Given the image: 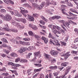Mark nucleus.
I'll list each match as a JSON object with an SVG mask.
<instances>
[{
    "label": "nucleus",
    "instance_id": "nucleus-1",
    "mask_svg": "<svg viewBox=\"0 0 78 78\" xmlns=\"http://www.w3.org/2000/svg\"><path fill=\"white\" fill-rule=\"evenodd\" d=\"M20 13L22 14L25 17H27V18L30 21V22H34V18L33 16H31L30 14H27L28 13L29 11L27 10H26L23 7H20Z\"/></svg>",
    "mask_w": 78,
    "mask_h": 78
},
{
    "label": "nucleus",
    "instance_id": "nucleus-2",
    "mask_svg": "<svg viewBox=\"0 0 78 78\" xmlns=\"http://www.w3.org/2000/svg\"><path fill=\"white\" fill-rule=\"evenodd\" d=\"M45 2H43L41 4L39 5L37 4H36V3H32V5L33 7L34 8H37L38 10H41L43 8V7L45 6Z\"/></svg>",
    "mask_w": 78,
    "mask_h": 78
},
{
    "label": "nucleus",
    "instance_id": "nucleus-3",
    "mask_svg": "<svg viewBox=\"0 0 78 78\" xmlns=\"http://www.w3.org/2000/svg\"><path fill=\"white\" fill-rule=\"evenodd\" d=\"M9 29L8 27V24H6L5 27L2 28L0 27V31H9Z\"/></svg>",
    "mask_w": 78,
    "mask_h": 78
},
{
    "label": "nucleus",
    "instance_id": "nucleus-4",
    "mask_svg": "<svg viewBox=\"0 0 78 78\" xmlns=\"http://www.w3.org/2000/svg\"><path fill=\"white\" fill-rule=\"evenodd\" d=\"M8 66H14V67L13 68V69H16V67H19L20 65L19 64H14L12 62H9L8 63Z\"/></svg>",
    "mask_w": 78,
    "mask_h": 78
},
{
    "label": "nucleus",
    "instance_id": "nucleus-5",
    "mask_svg": "<svg viewBox=\"0 0 78 78\" xmlns=\"http://www.w3.org/2000/svg\"><path fill=\"white\" fill-rule=\"evenodd\" d=\"M5 18L7 21H10V20H11L12 17L9 14H7L6 15V16L5 17Z\"/></svg>",
    "mask_w": 78,
    "mask_h": 78
},
{
    "label": "nucleus",
    "instance_id": "nucleus-6",
    "mask_svg": "<svg viewBox=\"0 0 78 78\" xmlns=\"http://www.w3.org/2000/svg\"><path fill=\"white\" fill-rule=\"evenodd\" d=\"M35 56H37V57H38V58H40L41 57V52L39 51L37 52H35L34 54Z\"/></svg>",
    "mask_w": 78,
    "mask_h": 78
},
{
    "label": "nucleus",
    "instance_id": "nucleus-7",
    "mask_svg": "<svg viewBox=\"0 0 78 78\" xmlns=\"http://www.w3.org/2000/svg\"><path fill=\"white\" fill-rule=\"evenodd\" d=\"M50 54L52 56H55L56 55H58V52L56 51L52 50L50 51Z\"/></svg>",
    "mask_w": 78,
    "mask_h": 78
},
{
    "label": "nucleus",
    "instance_id": "nucleus-8",
    "mask_svg": "<svg viewBox=\"0 0 78 78\" xmlns=\"http://www.w3.org/2000/svg\"><path fill=\"white\" fill-rule=\"evenodd\" d=\"M70 69H71V68L70 66H68L66 68L65 71V75H67V74L69 73V71H70Z\"/></svg>",
    "mask_w": 78,
    "mask_h": 78
},
{
    "label": "nucleus",
    "instance_id": "nucleus-9",
    "mask_svg": "<svg viewBox=\"0 0 78 78\" xmlns=\"http://www.w3.org/2000/svg\"><path fill=\"white\" fill-rule=\"evenodd\" d=\"M2 46L3 47L5 48H7L8 50H10V51H11V48L10 46H8L6 45V44H2Z\"/></svg>",
    "mask_w": 78,
    "mask_h": 78
},
{
    "label": "nucleus",
    "instance_id": "nucleus-10",
    "mask_svg": "<svg viewBox=\"0 0 78 78\" xmlns=\"http://www.w3.org/2000/svg\"><path fill=\"white\" fill-rule=\"evenodd\" d=\"M20 21L21 22L23 23H27V20L25 18H20L19 19Z\"/></svg>",
    "mask_w": 78,
    "mask_h": 78
},
{
    "label": "nucleus",
    "instance_id": "nucleus-11",
    "mask_svg": "<svg viewBox=\"0 0 78 78\" xmlns=\"http://www.w3.org/2000/svg\"><path fill=\"white\" fill-rule=\"evenodd\" d=\"M27 50V48L25 47H22L21 48L20 51H19V52H20L21 53H23L24 51H26V50Z\"/></svg>",
    "mask_w": 78,
    "mask_h": 78
},
{
    "label": "nucleus",
    "instance_id": "nucleus-12",
    "mask_svg": "<svg viewBox=\"0 0 78 78\" xmlns=\"http://www.w3.org/2000/svg\"><path fill=\"white\" fill-rule=\"evenodd\" d=\"M68 13L69 15L66 12L64 13V14H65V15H66V16H76V15L72 13L71 12H68Z\"/></svg>",
    "mask_w": 78,
    "mask_h": 78
},
{
    "label": "nucleus",
    "instance_id": "nucleus-13",
    "mask_svg": "<svg viewBox=\"0 0 78 78\" xmlns=\"http://www.w3.org/2000/svg\"><path fill=\"white\" fill-rule=\"evenodd\" d=\"M69 63L68 62H65L63 63H62L61 64V66L62 67H67L68 65H69Z\"/></svg>",
    "mask_w": 78,
    "mask_h": 78
},
{
    "label": "nucleus",
    "instance_id": "nucleus-14",
    "mask_svg": "<svg viewBox=\"0 0 78 78\" xmlns=\"http://www.w3.org/2000/svg\"><path fill=\"white\" fill-rule=\"evenodd\" d=\"M12 24H13L16 27H20V24L19 23L14 22L12 23Z\"/></svg>",
    "mask_w": 78,
    "mask_h": 78
},
{
    "label": "nucleus",
    "instance_id": "nucleus-15",
    "mask_svg": "<svg viewBox=\"0 0 78 78\" xmlns=\"http://www.w3.org/2000/svg\"><path fill=\"white\" fill-rule=\"evenodd\" d=\"M15 16H17L18 17H22V15L21 13H17V11H15Z\"/></svg>",
    "mask_w": 78,
    "mask_h": 78
},
{
    "label": "nucleus",
    "instance_id": "nucleus-16",
    "mask_svg": "<svg viewBox=\"0 0 78 78\" xmlns=\"http://www.w3.org/2000/svg\"><path fill=\"white\" fill-rule=\"evenodd\" d=\"M53 33L54 34H56V33H57V34H61V32H60L59 31H57L56 29H54V30H53Z\"/></svg>",
    "mask_w": 78,
    "mask_h": 78
},
{
    "label": "nucleus",
    "instance_id": "nucleus-17",
    "mask_svg": "<svg viewBox=\"0 0 78 78\" xmlns=\"http://www.w3.org/2000/svg\"><path fill=\"white\" fill-rule=\"evenodd\" d=\"M44 56L46 59H50V55L45 53H44Z\"/></svg>",
    "mask_w": 78,
    "mask_h": 78
},
{
    "label": "nucleus",
    "instance_id": "nucleus-18",
    "mask_svg": "<svg viewBox=\"0 0 78 78\" xmlns=\"http://www.w3.org/2000/svg\"><path fill=\"white\" fill-rule=\"evenodd\" d=\"M20 62L22 63H27L28 62V60L26 59H22Z\"/></svg>",
    "mask_w": 78,
    "mask_h": 78
},
{
    "label": "nucleus",
    "instance_id": "nucleus-19",
    "mask_svg": "<svg viewBox=\"0 0 78 78\" xmlns=\"http://www.w3.org/2000/svg\"><path fill=\"white\" fill-rule=\"evenodd\" d=\"M49 69L51 70H53L54 69L55 70L58 69V66H51L49 67Z\"/></svg>",
    "mask_w": 78,
    "mask_h": 78
},
{
    "label": "nucleus",
    "instance_id": "nucleus-20",
    "mask_svg": "<svg viewBox=\"0 0 78 78\" xmlns=\"http://www.w3.org/2000/svg\"><path fill=\"white\" fill-rule=\"evenodd\" d=\"M23 6H25V7H27L28 8H31V6L28 3H25L23 5Z\"/></svg>",
    "mask_w": 78,
    "mask_h": 78
},
{
    "label": "nucleus",
    "instance_id": "nucleus-21",
    "mask_svg": "<svg viewBox=\"0 0 78 78\" xmlns=\"http://www.w3.org/2000/svg\"><path fill=\"white\" fill-rule=\"evenodd\" d=\"M41 17L42 19L44 20V21H45V22H48V20L47 19L45 18V17H44L43 16L41 15Z\"/></svg>",
    "mask_w": 78,
    "mask_h": 78
},
{
    "label": "nucleus",
    "instance_id": "nucleus-22",
    "mask_svg": "<svg viewBox=\"0 0 78 78\" xmlns=\"http://www.w3.org/2000/svg\"><path fill=\"white\" fill-rule=\"evenodd\" d=\"M51 64H55L56 62V59L55 58H51Z\"/></svg>",
    "mask_w": 78,
    "mask_h": 78
},
{
    "label": "nucleus",
    "instance_id": "nucleus-23",
    "mask_svg": "<svg viewBox=\"0 0 78 78\" xmlns=\"http://www.w3.org/2000/svg\"><path fill=\"white\" fill-rule=\"evenodd\" d=\"M10 55L12 57H17V55L15 53H11Z\"/></svg>",
    "mask_w": 78,
    "mask_h": 78
},
{
    "label": "nucleus",
    "instance_id": "nucleus-24",
    "mask_svg": "<svg viewBox=\"0 0 78 78\" xmlns=\"http://www.w3.org/2000/svg\"><path fill=\"white\" fill-rule=\"evenodd\" d=\"M70 11L71 12H74V13H76V14H78V12L76 10L74 9H70Z\"/></svg>",
    "mask_w": 78,
    "mask_h": 78
},
{
    "label": "nucleus",
    "instance_id": "nucleus-25",
    "mask_svg": "<svg viewBox=\"0 0 78 78\" xmlns=\"http://www.w3.org/2000/svg\"><path fill=\"white\" fill-rule=\"evenodd\" d=\"M10 71H11L12 73H14V74L16 76L18 75V73H17V71H16V70H10Z\"/></svg>",
    "mask_w": 78,
    "mask_h": 78
},
{
    "label": "nucleus",
    "instance_id": "nucleus-26",
    "mask_svg": "<svg viewBox=\"0 0 78 78\" xmlns=\"http://www.w3.org/2000/svg\"><path fill=\"white\" fill-rule=\"evenodd\" d=\"M38 16L39 15H38V14L33 12L32 16H33V17H34L35 18H37Z\"/></svg>",
    "mask_w": 78,
    "mask_h": 78
},
{
    "label": "nucleus",
    "instance_id": "nucleus-27",
    "mask_svg": "<svg viewBox=\"0 0 78 78\" xmlns=\"http://www.w3.org/2000/svg\"><path fill=\"white\" fill-rule=\"evenodd\" d=\"M4 2L6 4L8 5H9V2L11 1V0H3Z\"/></svg>",
    "mask_w": 78,
    "mask_h": 78
},
{
    "label": "nucleus",
    "instance_id": "nucleus-28",
    "mask_svg": "<svg viewBox=\"0 0 78 78\" xmlns=\"http://www.w3.org/2000/svg\"><path fill=\"white\" fill-rule=\"evenodd\" d=\"M43 69V67H42L39 69H34V72H40V71H41V69Z\"/></svg>",
    "mask_w": 78,
    "mask_h": 78
},
{
    "label": "nucleus",
    "instance_id": "nucleus-29",
    "mask_svg": "<svg viewBox=\"0 0 78 78\" xmlns=\"http://www.w3.org/2000/svg\"><path fill=\"white\" fill-rule=\"evenodd\" d=\"M59 28V27L56 26H55V25L53 26V28H51L52 30V32H53V30H54V29H58Z\"/></svg>",
    "mask_w": 78,
    "mask_h": 78
},
{
    "label": "nucleus",
    "instance_id": "nucleus-30",
    "mask_svg": "<svg viewBox=\"0 0 78 78\" xmlns=\"http://www.w3.org/2000/svg\"><path fill=\"white\" fill-rule=\"evenodd\" d=\"M6 69L5 67H3L2 69H0V72H6Z\"/></svg>",
    "mask_w": 78,
    "mask_h": 78
},
{
    "label": "nucleus",
    "instance_id": "nucleus-31",
    "mask_svg": "<svg viewBox=\"0 0 78 78\" xmlns=\"http://www.w3.org/2000/svg\"><path fill=\"white\" fill-rule=\"evenodd\" d=\"M28 34L30 36H34V34L32 31H29Z\"/></svg>",
    "mask_w": 78,
    "mask_h": 78
},
{
    "label": "nucleus",
    "instance_id": "nucleus-32",
    "mask_svg": "<svg viewBox=\"0 0 78 78\" xmlns=\"http://www.w3.org/2000/svg\"><path fill=\"white\" fill-rule=\"evenodd\" d=\"M77 51H71V53L72 54H74V55H78V53Z\"/></svg>",
    "mask_w": 78,
    "mask_h": 78
},
{
    "label": "nucleus",
    "instance_id": "nucleus-33",
    "mask_svg": "<svg viewBox=\"0 0 78 78\" xmlns=\"http://www.w3.org/2000/svg\"><path fill=\"white\" fill-rule=\"evenodd\" d=\"M70 1H72V2H74V3L76 4V5H78V0H70Z\"/></svg>",
    "mask_w": 78,
    "mask_h": 78
},
{
    "label": "nucleus",
    "instance_id": "nucleus-34",
    "mask_svg": "<svg viewBox=\"0 0 78 78\" xmlns=\"http://www.w3.org/2000/svg\"><path fill=\"white\" fill-rule=\"evenodd\" d=\"M0 12H1V13L5 14V13H6V10L3 9H2L0 10Z\"/></svg>",
    "mask_w": 78,
    "mask_h": 78
},
{
    "label": "nucleus",
    "instance_id": "nucleus-35",
    "mask_svg": "<svg viewBox=\"0 0 78 78\" xmlns=\"http://www.w3.org/2000/svg\"><path fill=\"white\" fill-rule=\"evenodd\" d=\"M9 50H7L6 49H4L3 50V51H4V53H6V54H8L9 53Z\"/></svg>",
    "mask_w": 78,
    "mask_h": 78
},
{
    "label": "nucleus",
    "instance_id": "nucleus-36",
    "mask_svg": "<svg viewBox=\"0 0 78 78\" xmlns=\"http://www.w3.org/2000/svg\"><path fill=\"white\" fill-rule=\"evenodd\" d=\"M67 19H71V20H73V19H75V18H76V19H77V18L76 16H73L72 17H70L69 18V17H67Z\"/></svg>",
    "mask_w": 78,
    "mask_h": 78
},
{
    "label": "nucleus",
    "instance_id": "nucleus-37",
    "mask_svg": "<svg viewBox=\"0 0 78 78\" xmlns=\"http://www.w3.org/2000/svg\"><path fill=\"white\" fill-rule=\"evenodd\" d=\"M34 49V47L33 46H30L28 48V50L29 51H30V50H33Z\"/></svg>",
    "mask_w": 78,
    "mask_h": 78
},
{
    "label": "nucleus",
    "instance_id": "nucleus-38",
    "mask_svg": "<svg viewBox=\"0 0 78 78\" xmlns=\"http://www.w3.org/2000/svg\"><path fill=\"white\" fill-rule=\"evenodd\" d=\"M1 40L3 42H5V43H8V41L5 38H2L1 39Z\"/></svg>",
    "mask_w": 78,
    "mask_h": 78
},
{
    "label": "nucleus",
    "instance_id": "nucleus-39",
    "mask_svg": "<svg viewBox=\"0 0 78 78\" xmlns=\"http://www.w3.org/2000/svg\"><path fill=\"white\" fill-rule=\"evenodd\" d=\"M34 65L35 66H37V67H42V65L39 63L38 64H34Z\"/></svg>",
    "mask_w": 78,
    "mask_h": 78
},
{
    "label": "nucleus",
    "instance_id": "nucleus-40",
    "mask_svg": "<svg viewBox=\"0 0 78 78\" xmlns=\"http://www.w3.org/2000/svg\"><path fill=\"white\" fill-rule=\"evenodd\" d=\"M11 31L14 33H17L18 30L16 29H11Z\"/></svg>",
    "mask_w": 78,
    "mask_h": 78
},
{
    "label": "nucleus",
    "instance_id": "nucleus-41",
    "mask_svg": "<svg viewBox=\"0 0 78 78\" xmlns=\"http://www.w3.org/2000/svg\"><path fill=\"white\" fill-rule=\"evenodd\" d=\"M41 42H37L36 43H35V46H37V47H39V45L41 44Z\"/></svg>",
    "mask_w": 78,
    "mask_h": 78
},
{
    "label": "nucleus",
    "instance_id": "nucleus-42",
    "mask_svg": "<svg viewBox=\"0 0 78 78\" xmlns=\"http://www.w3.org/2000/svg\"><path fill=\"white\" fill-rule=\"evenodd\" d=\"M61 44H62V46H66L67 44L65 42H63L62 41H61Z\"/></svg>",
    "mask_w": 78,
    "mask_h": 78
},
{
    "label": "nucleus",
    "instance_id": "nucleus-43",
    "mask_svg": "<svg viewBox=\"0 0 78 78\" xmlns=\"http://www.w3.org/2000/svg\"><path fill=\"white\" fill-rule=\"evenodd\" d=\"M59 73V71H57L56 73H54V76H57Z\"/></svg>",
    "mask_w": 78,
    "mask_h": 78
},
{
    "label": "nucleus",
    "instance_id": "nucleus-44",
    "mask_svg": "<svg viewBox=\"0 0 78 78\" xmlns=\"http://www.w3.org/2000/svg\"><path fill=\"white\" fill-rule=\"evenodd\" d=\"M55 19H59L61 18V16H55Z\"/></svg>",
    "mask_w": 78,
    "mask_h": 78
},
{
    "label": "nucleus",
    "instance_id": "nucleus-45",
    "mask_svg": "<svg viewBox=\"0 0 78 78\" xmlns=\"http://www.w3.org/2000/svg\"><path fill=\"white\" fill-rule=\"evenodd\" d=\"M68 6L69 7H72L73 6V4L71 2H68Z\"/></svg>",
    "mask_w": 78,
    "mask_h": 78
},
{
    "label": "nucleus",
    "instance_id": "nucleus-46",
    "mask_svg": "<svg viewBox=\"0 0 78 78\" xmlns=\"http://www.w3.org/2000/svg\"><path fill=\"white\" fill-rule=\"evenodd\" d=\"M40 23L42 24V25H44V24L45 23V22L42 20H40Z\"/></svg>",
    "mask_w": 78,
    "mask_h": 78
},
{
    "label": "nucleus",
    "instance_id": "nucleus-47",
    "mask_svg": "<svg viewBox=\"0 0 78 78\" xmlns=\"http://www.w3.org/2000/svg\"><path fill=\"white\" fill-rule=\"evenodd\" d=\"M9 14H10L12 15H14V13L12 11H11V10H9Z\"/></svg>",
    "mask_w": 78,
    "mask_h": 78
},
{
    "label": "nucleus",
    "instance_id": "nucleus-48",
    "mask_svg": "<svg viewBox=\"0 0 78 78\" xmlns=\"http://www.w3.org/2000/svg\"><path fill=\"white\" fill-rule=\"evenodd\" d=\"M19 61H20V58H18L15 59V62H18Z\"/></svg>",
    "mask_w": 78,
    "mask_h": 78
},
{
    "label": "nucleus",
    "instance_id": "nucleus-49",
    "mask_svg": "<svg viewBox=\"0 0 78 78\" xmlns=\"http://www.w3.org/2000/svg\"><path fill=\"white\" fill-rule=\"evenodd\" d=\"M23 40H24V41H29L30 40V39L29 38H23Z\"/></svg>",
    "mask_w": 78,
    "mask_h": 78
},
{
    "label": "nucleus",
    "instance_id": "nucleus-50",
    "mask_svg": "<svg viewBox=\"0 0 78 78\" xmlns=\"http://www.w3.org/2000/svg\"><path fill=\"white\" fill-rule=\"evenodd\" d=\"M61 27L65 31H66V28H65V27L64 26L62 25H61Z\"/></svg>",
    "mask_w": 78,
    "mask_h": 78
},
{
    "label": "nucleus",
    "instance_id": "nucleus-51",
    "mask_svg": "<svg viewBox=\"0 0 78 78\" xmlns=\"http://www.w3.org/2000/svg\"><path fill=\"white\" fill-rule=\"evenodd\" d=\"M62 9V12L63 14H64V13H65V12L66 11V9H65V8L64 9Z\"/></svg>",
    "mask_w": 78,
    "mask_h": 78
},
{
    "label": "nucleus",
    "instance_id": "nucleus-52",
    "mask_svg": "<svg viewBox=\"0 0 78 78\" xmlns=\"http://www.w3.org/2000/svg\"><path fill=\"white\" fill-rule=\"evenodd\" d=\"M32 29H33V30H37V27L36 26H33L32 27Z\"/></svg>",
    "mask_w": 78,
    "mask_h": 78
},
{
    "label": "nucleus",
    "instance_id": "nucleus-53",
    "mask_svg": "<svg viewBox=\"0 0 78 78\" xmlns=\"http://www.w3.org/2000/svg\"><path fill=\"white\" fill-rule=\"evenodd\" d=\"M66 6V5L62 4L61 5V8L60 9H64Z\"/></svg>",
    "mask_w": 78,
    "mask_h": 78
},
{
    "label": "nucleus",
    "instance_id": "nucleus-54",
    "mask_svg": "<svg viewBox=\"0 0 78 78\" xmlns=\"http://www.w3.org/2000/svg\"><path fill=\"white\" fill-rule=\"evenodd\" d=\"M40 77L39 78H44V75L42 73H41L40 74Z\"/></svg>",
    "mask_w": 78,
    "mask_h": 78
},
{
    "label": "nucleus",
    "instance_id": "nucleus-55",
    "mask_svg": "<svg viewBox=\"0 0 78 78\" xmlns=\"http://www.w3.org/2000/svg\"><path fill=\"white\" fill-rule=\"evenodd\" d=\"M74 31L78 34V29L77 28H75L74 30Z\"/></svg>",
    "mask_w": 78,
    "mask_h": 78
},
{
    "label": "nucleus",
    "instance_id": "nucleus-56",
    "mask_svg": "<svg viewBox=\"0 0 78 78\" xmlns=\"http://www.w3.org/2000/svg\"><path fill=\"white\" fill-rule=\"evenodd\" d=\"M53 75H51V73H49V78H53Z\"/></svg>",
    "mask_w": 78,
    "mask_h": 78
},
{
    "label": "nucleus",
    "instance_id": "nucleus-57",
    "mask_svg": "<svg viewBox=\"0 0 78 78\" xmlns=\"http://www.w3.org/2000/svg\"><path fill=\"white\" fill-rule=\"evenodd\" d=\"M34 3H39V0H34Z\"/></svg>",
    "mask_w": 78,
    "mask_h": 78
},
{
    "label": "nucleus",
    "instance_id": "nucleus-58",
    "mask_svg": "<svg viewBox=\"0 0 78 78\" xmlns=\"http://www.w3.org/2000/svg\"><path fill=\"white\" fill-rule=\"evenodd\" d=\"M41 40H42V41H45V39H46V38L42 36V37H41Z\"/></svg>",
    "mask_w": 78,
    "mask_h": 78
},
{
    "label": "nucleus",
    "instance_id": "nucleus-59",
    "mask_svg": "<svg viewBox=\"0 0 78 78\" xmlns=\"http://www.w3.org/2000/svg\"><path fill=\"white\" fill-rule=\"evenodd\" d=\"M34 37H35V38H36V39H39V37H38V35H35Z\"/></svg>",
    "mask_w": 78,
    "mask_h": 78
},
{
    "label": "nucleus",
    "instance_id": "nucleus-60",
    "mask_svg": "<svg viewBox=\"0 0 78 78\" xmlns=\"http://www.w3.org/2000/svg\"><path fill=\"white\" fill-rule=\"evenodd\" d=\"M52 36L51 35V33H50L49 34V36H48V37H49V38H51Z\"/></svg>",
    "mask_w": 78,
    "mask_h": 78
},
{
    "label": "nucleus",
    "instance_id": "nucleus-61",
    "mask_svg": "<svg viewBox=\"0 0 78 78\" xmlns=\"http://www.w3.org/2000/svg\"><path fill=\"white\" fill-rule=\"evenodd\" d=\"M46 3V6H49V5H50V3L49 2H47Z\"/></svg>",
    "mask_w": 78,
    "mask_h": 78
},
{
    "label": "nucleus",
    "instance_id": "nucleus-62",
    "mask_svg": "<svg viewBox=\"0 0 78 78\" xmlns=\"http://www.w3.org/2000/svg\"><path fill=\"white\" fill-rule=\"evenodd\" d=\"M21 3H27V0H21Z\"/></svg>",
    "mask_w": 78,
    "mask_h": 78
},
{
    "label": "nucleus",
    "instance_id": "nucleus-63",
    "mask_svg": "<svg viewBox=\"0 0 78 78\" xmlns=\"http://www.w3.org/2000/svg\"><path fill=\"white\" fill-rule=\"evenodd\" d=\"M20 28H21V29H23V28H25V26L23 25H21V26L20 25Z\"/></svg>",
    "mask_w": 78,
    "mask_h": 78
},
{
    "label": "nucleus",
    "instance_id": "nucleus-64",
    "mask_svg": "<svg viewBox=\"0 0 78 78\" xmlns=\"http://www.w3.org/2000/svg\"><path fill=\"white\" fill-rule=\"evenodd\" d=\"M78 42V38H76L74 41V42Z\"/></svg>",
    "mask_w": 78,
    "mask_h": 78
}]
</instances>
